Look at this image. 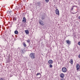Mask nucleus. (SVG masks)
<instances>
[{"label":"nucleus","mask_w":80,"mask_h":80,"mask_svg":"<svg viewBox=\"0 0 80 80\" xmlns=\"http://www.w3.org/2000/svg\"><path fill=\"white\" fill-rule=\"evenodd\" d=\"M39 24L41 25H44V22L42 20H39Z\"/></svg>","instance_id":"obj_2"},{"label":"nucleus","mask_w":80,"mask_h":80,"mask_svg":"<svg viewBox=\"0 0 80 80\" xmlns=\"http://www.w3.org/2000/svg\"><path fill=\"white\" fill-rule=\"evenodd\" d=\"M0 80H3V78H0Z\"/></svg>","instance_id":"obj_21"},{"label":"nucleus","mask_w":80,"mask_h":80,"mask_svg":"<svg viewBox=\"0 0 80 80\" xmlns=\"http://www.w3.org/2000/svg\"><path fill=\"white\" fill-rule=\"evenodd\" d=\"M62 70L63 72H67V68H62Z\"/></svg>","instance_id":"obj_3"},{"label":"nucleus","mask_w":80,"mask_h":80,"mask_svg":"<svg viewBox=\"0 0 80 80\" xmlns=\"http://www.w3.org/2000/svg\"><path fill=\"white\" fill-rule=\"evenodd\" d=\"M30 58L32 59H35V53H31L29 55Z\"/></svg>","instance_id":"obj_1"},{"label":"nucleus","mask_w":80,"mask_h":80,"mask_svg":"<svg viewBox=\"0 0 80 80\" xmlns=\"http://www.w3.org/2000/svg\"><path fill=\"white\" fill-rule=\"evenodd\" d=\"M72 7H74V6H72Z\"/></svg>","instance_id":"obj_28"},{"label":"nucleus","mask_w":80,"mask_h":80,"mask_svg":"<svg viewBox=\"0 0 80 80\" xmlns=\"http://www.w3.org/2000/svg\"><path fill=\"white\" fill-rule=\"evenodd\" d=\"M25 32L26 34H29V31L28 30H26L25 31Z\"/></svg>","instance_id":"obj_13"},{"label":"nucleus","mask_w":80,"mask_h":80,"mask_svg":"<svg viewBox=\"0 0 80 80\" xmlns=\"http://www.w3.org/2000/svg\"><path fill=\"white\" fill-rule=\"evenodd\" d=\"M13 20H17V18H13Z\"/></svg>","instance_id":"obj_19"},{"label":"nucleus","mask_w":80,"mask_h":80,"mask_svg":"<svg viewBox=\"0 0 80 80\" xmlns=\"http://www.w3.org/2000/svg\"><path fill=\"white\" fill-rule=\"evenodd\" d=\"M73 10V8H72L71 9V10L72 11Z\"/></svg>","instance_id":"obj_22"},{"label":"nucleus","mask_w":80,"mask_h":80,"mask_svg":"<svg viewBox=\"0 0 80 80\" xmlns=\"http://www.w3.org/2000/svg\"><path fill=\"white\" fill-rule=\"evenodd\" d=\"M76 68L77 70H78L80 69V65L79 64H77Z\"/></svg>","instance_id":"obj_5"},{"label":"nucleus","mask_w":80,"mask_h":80,"mask_svg":"<svg viewBox=\"0 0 80 80\" xmlns=\"http://www.w3.org/2000/svg\"><path fill=\"white\" fill-rule=\"evenodd\" d=\"M78 58H80V54H79V55H78Z\"/></svg>","instance_id":"obj_26"},{"label":"nucleus","mask_w":80,"mask_h":80,"mask_svg":"<svg viewBox=\"0 0 80 80\" xmlns=\"http://www.w3.org/2000/svg\"><path fill=\"white\" fill-rule=\"evenodd\" d=\"M44 18H44L43 17H42V20H44Z\"/></svg>","instance_id":"obj_23"},{"label":"nucleus","mask_w":80,"mask_h":80,"mask_svg":"<svg viewBox=\"0 0 80 80\" xmlns=\"http://www.w3.org/2000/svg\"><path fill=\"white\" fill-rule=\"evenodd\" d=\"M73 59H71L70 60V63H71L72 65H73Z\"/></svg>","instance_id":"obj_12"},{"label":"nucleus","mask_w":80,"mask_h":80,"mask_svg":"<svg viewBox=\"0 0 80 80\" xmlns=\"http://www.w3.org/2000/svg\"><path fill=\"white\" fill-rule=\"evenodd\" d=\"M36 75L37 76H38V75L40 76V77L39 78H40L41 77V74H40V73H37Z\"/></svg>","instance_id":"obj_11"},{"label":"nucleus","mask_w":80,"mask_h":80,"mask_svg":"<svg viewBox=\"0 0 80 80\" xmlns=\"http://www.w3.org/2000/svg\"><path fill=\"white\" fill-rule=\"evenodd\" d=\"M48 63L49 64H52L53 63V61L52 60H50L48 61Z\"/></svg>","instance_id":"obj_6"},{"label":"nucleus","mask_w":80,"mask_h":80,"mask_svg":"<svg viewBox=\"0 0 80 80\" xmlns=\"http://www.w3.org/2000/svg\"><path fill=\"white\" fill-rule=\"evenodd\" d=\"M60 77L61 78H63L65 77V75L63 73H62L60 75Z\"/></svg>","instance_id":"obj_10"},{"label":"nucleus","mask_w":80,"mask_h":80,"mask_svg":"<svg viewBox=\"0 0 80 80\" xmlns=\"http://www.w3.org/2000/svg\"><path fill=\"white\" fill-rule=\"evenodd\" d=\"M22 22H23V23H25V22H26V18H23L22 19Z\"/></svg>","instance_id":"obj_9"},{"label":"nucleus","mask_w":80,"mask_h":80,"mask_svg":"<svg viewBox=\"0 0 80 80\" xmlns=\"http://www.w3.org/2000/svg\"><path fill=\"white\" fill-rule=\"evenodd\" d=\"M49 67L50 68H52V67H53V66H52V64H49Z\"/></svg>","instance_id":"obj_17"},{"label":"nucleus","mask_w":80,"mask_h":80,"mask_svg":"<svg viewBox=\"0 0 80 80\" xmlns=\"http://www.w3.org/2000/svg\"><path fill=\"white\" fill-rule=\"evenodd\" d=\"M45 1L47 3H48L49 2V0H45Z\"/></svg>","instance_id":"obj_20"},{"label":"nucleus","mask_w":80,"mask_h":80,"mask_svg":"<svg viewBox=\"0 0 80 80\" xmlns=\"http://www.w3.org/2000/svg\"><path fill=\"white\" fill-rule=\"evenodd\" d=\"M66 42L67 43H68V45H70V44H71V42L69 40H67L66 41Z\"/></svg>","instance_id":"obj_7"},{"label":"nucleus","mask_w":80,"mask_h":80,"mask_svg":"<svg viewBox=\"0 0 80 80\" xmlns=\"http://www.w3.org/2000/svg\"><path fill=\"white\" fill-rule=\"evenodd\" d=\"M23 44L24 47H25L27 46V45H26V44H25V43H23Z\"/></svg>","instance_id":"obj_18"},{"label":"nucleus","mask_w":80,"mask_h":80,"mask_svg":"<svg viewBox=\"0 0 80 80\" xmlns=\"http://www.w3.org/2000/svg\"><path fill=\"white\" fill-rule=\"evenodd\" d=\"M78 19H79V20H80V16L79 17H78Z\"/></svg>","instance_id":"obj_27"},{"label":"nucleus","mask_w":80,"mask_h":80,"mask_svg":"<svg viewBox=\"0 0 80 80\" xmlns=\"http://www.w3.org/2000/svg\"><path fill=\"white\" fill-rule=\"evenodd\" d=\"M55 12L57 15H59V11L58 9H57L55 10Z\"/></svg>","instance_id":"obj_4"},{"label":"nucleus","mask_w":80,"mask_h":80,"mask_svg":"<svg viewBox=\"0 0 80 80\" xmlns=\"http://www.w3.org/2000/svg\"><path fill=\"white\" fill-rule=\"evenodd\" d=\"M40 4H41V3H40V2H39L37 3H36L35 5H36V6H40Z\"/></svg>","instance_id":"obj_8"},{"label":"nucleus","mask_w":80,"mask_h":80,"mask_svg":"<svg viewBox=\"0 0 80 80\" xmlns=\"http://www.w3.org/2000/svg\"><path fill=\"white\" fill-rule=\"evenodd\" d=\"M14 33H15V34H18V31H15L14 32Z\"/></svg>","instance_id":"obj_15"},{"label":"nucleus","mask_w":80,"mask_h":80,"mask_svg":"<svg viewBox=\"0 0 80 80\" xmlns=\"http://www.w3.org/2000/svg\"><path fill=\"white\" fill-rule=\"evenodd\" d=\"M60 80H64V78H62Z\"/></svg>","instance_id":"obj_25"},{"label":"nucleus","mask_w":80,"mask_h":80,"mask_svg":"<svg viewBox=\"0 0 80 80\" xmlns=\"http://www.w3.org/2000/svg\"><path fill=\"white\" fill-rule=\"evenodd\" d=\"M78 44L79 45H80V42H78Z\"/></svg>","instance_id":"obj_24"},{"label":"nucleus","mask_w":80,"mask_h":80,"mask_svg":"<svg viewBox=\"0 0 80 80\" xmlns=\"http://www.w3.org/2000/svg\"><path fill=\"white\" fill-rule=\"evenodd\" d=\"M27 42H28V43H30V40L29 39H28L27 40H26Z\"/></svg>","instance_id":"obj_16"},{"label":"nucleus","mask_w":80,"mask_h":80,"mask_svg":"<svg viewBox=\"0 0 80 80\" xmlns=\"http://www.w3.org/2000/svg\"><path fill=\"white\" fill-rule=\"evenodd\" d=\"M24 52H25V50L23 49H22L21 50V53H24Z\"/></svg>","instance_id":"obj_14"}]
</instances>
